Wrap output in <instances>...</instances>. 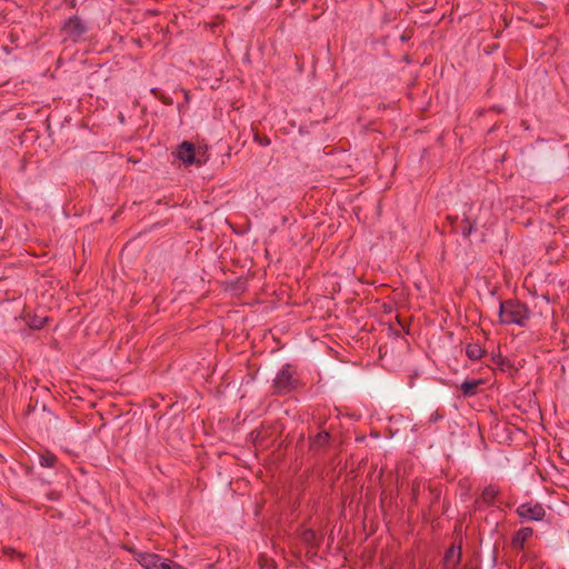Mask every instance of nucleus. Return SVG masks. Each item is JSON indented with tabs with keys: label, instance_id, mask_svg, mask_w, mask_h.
Listing matches in <instances>:
<instances>
[{
	"label": "nucleus",
	"instance_id": "nucleus-5",
	"mask_svg": "<svg viewBox=\"0 0 569 569\" xmlns=\"http://www.w3.org/2000/svg\"><path fill=\"white\" fill-rule=\"evenodd\" d=\"M62 30L69 38L77 41L87 32L88 27L83 20L74 16L64 22Z\"/></svg>",
	"mask_w": 569,
	"mask_h": 569
},
{
	"label": "nucleus",
	"instance_id": "nucleus-8",
	"mask_svg": "<svg viewBox=\"0 0 569 569\" xmlns=\"http://www.w3.org/2000/svg\"><path fill=\"white\" fill-rule=\"evenodd\" d=\"M461 547L452 545L445 553L443 568L445 569H457L461 561Z\"/></svg>",
	"mask_w": 569,
	"mask_h": 569
},
{
	"label": "nucleus",
	"instance_id": "nucleus-17",
	"mask_svg": "<svg viewBox=\"0 0 569 569\" xmlns=\"http://www.w3.org/2000/svg\"><path fill=\"white\" fill-rule=\"evenodd\" d=\"M417 491H418V489H417L416 487H413V488H412L413 498H416Z\"/></svg>",
	"mask_w": 569,
	"mask_h": 569
},
{
	"label": "nucleus",
	"instance_id": "nucleus-9",
	"mask_svg": "<svg viewBox=\"0 0 569 569\" xmlns=\"http://www.w3.org/2000/svg\"><path fill=\"white\" fill-rule=\"evenodd\" d=\"M499 495V489L495 485L487 486L481 493V497L477 500V503L483 506H491L495 503Z\"/></svg>",
	"mask_w": 569,
	"mask_h": 569
},
{
	"label": "nucleus",
	"instance_id": "nucleus-11",
	"mask_svg": "<svg viewBox=\"0 0 569 569\" xmlns=\"http://www.w3.org/2000/svg\"><path fill=\"white\" fill-rule=\"evenodd\" d=\"M483 352L485 350L478 343H468L466 347L467 357L473 361L479 360L482 357Z\"/></svg>",
	"mask_w": 569,
	"mask_h": 569
},
{
	"label": "nucleus",
	"instance_id": "nucleus-15",
	"mask_svg": "<svg viewBox=\"0 0 569 569\" xmlns=\"http://www.w3.org/2000/svg\"><path fill=\"white\" fill-rule=\"evenodd\" d=\"M475 228V224L469 220V218H466L463 220V227H462V236L469 237Z\"/></svg>",
	"mask_w": 569,
	"mask_h": 569
},
{
	"label": "nucleus",
	"instance_id": "nucleus-7",
	"mask_svg": "<svg viewBox=\"0 0 569 569\" xmlns=\"http://www.w3.org/2000/svg\"><path fill=\"white\" fill-rule=\"evenodd\" d=\"M533 536V529L530 527H521L517 530L510 541V546L515 550H523L526 542Z\"/></svg>",
	"mask_w": 569,
	"mask_h": 569
},
{
	"label": "nucleus",
	"instance_id": "nucleus-16",
	"mask_svg": "<svg viewBox=\"0 0 569 569\" xmlns=\"http://www.w3.org/2000/svg\"><path fill=\"white\" fill-rule=\"evenodd\" d=\"M443 418V415H441L438 410L437 411H433L430 417L428 418V422L429 423H436L438 422L439 420H441Z\"/></svg>",
	"mask_w": 569,
	"mask_h": 569
},
{
	"label": "nucleus",
	"instance_id": "nucleus-4",
	"mask_svg": "<svg viewBox=\"0 0 569 569\" xmlns=\"http://www.w3.org/2000/svg\"><path fill=\"white\" fill-rule=\"evenodd\" d=\"M136 560L146 569H170L169 566H171V560L150 552L137 553Z\"/></svg>",
	"mask_w": 569,
	"mask_h": 569
},
{
	"label": "nucleus",
	"instance_id": "nucleus-1",
	"mask_svg": "<svg viewBox=\"0 0 569 569\" xmlns=\"http://www.w3.org/2000/svg\"><path fill=\"white\" fill-rule=\"evenodd\" d=\"M531 311L526 303L509 299L501 301L499 306V321L502 325H516L525 327L530 319Z\"/></svg>",
	"mask_w": 569,
	"mask_h": 569
},
{
	"label": "nucleus",
	"instance_id": "nucleus-2",
	"mask_svg": "<svg viewBox=\"0 0 569 569\" xmlns=\"http://www.w3.org/2000/svg\"><path fill=\"white\" fill-rule=\"evenodd\" d=\"M299 380L289 363L284 365L273 379V389L278 395H287L296 390Z\"/></svg>",
	"mask_w": 569,
	"mask_h": 569
},
{
	"label": "nucleus",
	"instance_id": "nucleus-14",
	"mask_svg": "<svg viewBox=\"0 0 569 569\" xmlns=\"http://www.w3.org/2000/svg\"><path fill=\"white\" fill-rule=\"evenodd\" d=\"M44 323H46V318H42V317L33 316L28 319V326L31 329H41L44 326Z\"/></svg>",
	"mask_w": 569,
	"mask_h": 569
},
{
	"label": "nucleus",
	"instance_id": "nucleus-13",
	"mask_svg": "<svg viewBox=\"0 0 569 569\" xmlns=\"http://www.w3.org/2000/svg\"><path fill=\"white\" fill-rule=\"evenodd\" d=\"M57 462V457L53 453L47 452L40 456V465L44 468H52Z\"/></svg>",
	"mask_w": 569,
	"mask_h": 569
},
{
	"label": "nucleus",
	"instance_id": "nucleus-6",
	"mask_svg": "<svg viewBox=\"0 0 569 569\" xmlns=\"http://www.w3.org/2000/svg\"><path fill=\"white\" fill-rule=\"evenodd\" d=\"M177 158L182 161L186 166L196 163V148L194 144L189 141H183L178 146L176 151Z\"/></svg>",
	"mask_w": 569,
	"mask_h": 569
},
{
	"label": "nucleus",
	"instance_id": "nucleus-12",
	"mask_svg": "<svg viewBox=\"0 0 569 569\" xmlns=\"http://www.w3.org/2000/svg\"><path fill=\"white\" fill-rule=\"evenodd\" d=\"M481 385V380H466L461 383V391L465 396L470 397L476 395L477 388Z\"/></svg>",
	"mask_w": 569,
	"mask_h": 569
},
{
	"label": "nucleus",
	"instance_id": "nucleus-10",
	"mask_svg": "<svg viewBox=\"0 0 569 569\" xmlns=\"http://www.w3.org/2000/svg\"><path fill=\"white\" fill-rule=\"evenodd\" d=\"M330 439V435L327 431H320L311 439V448L312 449H320L323 448Z\"/></svg>",
	"mask_w": 569,
	"mask_h": 569
},
{
	"label": "nucleus",
	"instance_id": "nucleus-3",
	"mask_svg": "<svg viewBox=\"0 0 569 569\" xmlns=\"http://www.w3.org/2000/svg\"><path fill=\"white\" fill-rule=\"evenodd\" d=\"M515 512L521 522L543 521L547 516L545 507L540 502L532 501L520 503Z\"/></svg>",
	"mask_w": 569,
	"mask_h": 569
}]
</instances>
